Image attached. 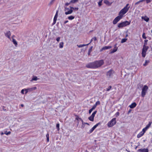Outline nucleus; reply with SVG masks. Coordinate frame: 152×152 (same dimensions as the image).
<instances>
[{
	"label": "nucleus",
	"instance_id": "10",
	"mask_svg": "<svg viewBox=\"0 0 152 152\" xmlns=\"http://www.w3.org/2000/svg\"><path fill=\"white\" fill-rule=\"evenodd\" d=\"M77 120V121H78L79 119H80V120L82 121V124H87L88 125H89V124L88 123H85L83 121V120L81 118L79 117L78 116H76V117L75 118Z\"/></svg>",
	"mask_w": 152,
	"mask_h": 152
},
{
	"label": "nucleus",
	"instance_id": "14",
	"mask_svg": "<svg viewBox=\"0 0 152 152\" xmlns=\"http://www.w3.org/2000/svg\"><path fill=\"white\" fill-rule=\"evenodd\" d=\"M136 103L135 102H134L132 103L129 106V107L130 108L133 109L136 106Z\"/></svg>",
	"mask_w": 152,
	"mask_h": 152
},
{
	"label": "nucleus",
	"instance_id": "6",
	"mask_svg": "<svg viewBox=\"0 0 152 152\" xmlns=\"http://www.w3.org/2000/svg\"><path fill=\"white\" fill-rule=\"evenodd\" d=\"M116 123V118H113L111 121H109L108 123V126L109 127H112Z\"/></svg>",
	"mask_w": 152,
	"mask_h": 152
},
{
	"label": "nucleus",
	"instance_id": "46",
	"mask_svg": "<svg viewBox=\"0 0 152 152\" xmlns=\"http://www.w3.org/2000/svg\"><path fill=\"white\" fill-rule=\"evenodd\" d=\"M10 133H11V132H10V131H9L8 132L7 131H6L5 133V134H6L7 135L10 134Z\"/></svg>",
	"mask_w": 152,
	"mask_h": 152
},
{
	"label": "nucleus",
	"instance_id": "24",
	"mask_svg": "<svg viewBox=\"0 0 152 152\" xmlns=\"http://www.w3.org/2000/svg\"><path fill=\"white\" fill-rule=\"evenodd\" d=\"M95 109V108L93 106L92 108L89 110V114H91L92 111Z\"/></svg>",
	"mask_w": 152,
	"mask_h": 152
},
{
	"label": "nucleus",
	"instance_id": "19",
	"mask_svg": "<svg viewBox=\"0 0 152 152\" xmlns=\"http://www.w3.org/2000/svg\"><path fill=\"white\" fill-rule=\"evenodd\" d=\"M144 134V133L142 132H141L140 133H139L137 135V137L139 138L143 136Z\"/></svg>",
	"mask_w": 152,
	"mask_h": 152
},
{
	"label": "nucleus",
	"instance_id": "42",
	"mask_svg": "<svg viewBox=\"0 0 152 152\" xmlns=\"http://www.w3.org/2000/svg\"><path fill=\"white\" fill-rule=\"evenodd\" d=\"M142 37L144 39H146V37L145 36V33H143Z\"/></svg>",
	"mask_w": 152,
	"mask_h": 152
},
{
	"label": "nucleus",
	"instance_id": "28",
	"mask_svg": "<svg viewBox=\"0 0 152 152\" xmlns=\"http://www.w3.org/2000/svg\"><path fill=\"white\" fill-rule=\"evenodd\" d=\"M92 48L93 46H91L89 49L88 52V55H90V53L92 50Z\"/></svg>",
	"mask_w": 152,
	"mask_h": 152
},
{
	"label": "nucleus",
	"instance_id": "29",
	"mask_svg": "<svg viewBox=\"0 0 152 152\" xmlns=\"http://www.w3.org/2000/svg\"><path fill=\"white\" fill-rule=\"evenodd\" d=\"M46 137L47 138V142H48L49 141V134L48 133H47L46 135Z\"/></svg>",
	"mask_w": 152,
	"mask_h": 152
},
{
	"label": "nucleus",
	"instance_id": "41",
	"mask_svg": "<svg viewBox=\"0 0 152 152\" xmlns=\"http://www.w3.org/2000/svg\"><path fill=\"white\" fill-rule=\"evenodd\" d=\"M129 5V4H126V6L124 7V8H126V9H127V10H128L129 8V7H128V6Z\"/></svg>",
	"mask_w": 152,
	"mask_h": 152
},
{
	"label": "nucleus",
	"instance_id": "16",
	"mask_svg": "<svg viewBox=\"0 0 152 152\" xmlns=\"http://www.w3.org/2000/svg\"><path fill=\"white\" fill-rule=\"evenodd\" d=\"M36 89L37 87H34L31 88H27V90H28V92H30Z\"/></svg>",
	"mask_w": 152,
	"mask_h": 152
},
{
	"label": "nucleus",
	"instance_id": "18",
	"mask_svg": "<svg viewBox=\"0 0 152 152\" xmlns=\"http://www.w3.org/2000/svg\"><path fill=\"white\" fill-rule=\"evenodd\" d=\"M94 116H95L91 115L90 116L88 117V119L90 121H94Z\"/></svg>",
	"mask_w": 152,
	"mask_h": 152
},
{
	"label": "nucleus",
	"instance_id": "56",
	"mask_svg": "<svg viewBox=\"0 0 152 152\" xmlns=\"http://www.w3.org/2000/svg\"><path fill=\"white\" fill-rule=\"evenodd\" d=\"M146 3H147L150 2L151 1V0H146Z\"/></svg>",
	"mask_w": 152,
	"mask_h": 152
},
{
	"label": "nucleus",
	"instance_id": "13",
	"mask_svg": "<svg viewBox=\"0 0 152 152\" xmlns=\"http://www.w3.org/2000/svg\"><path fill=\"white\" fill-rule=\"evenodd\" d=\"M139 152H148V148H143L139 149L138 151Z\"/></svg>",
	"mask_w": 152,
	"mask_h": 152
},
{
	"label": "nucleus",
	"instance_id": "57",
	"mask_svg": "<svg viewBox=\"0 0 152 152\" xmlns=\"http://www.w3.org/2000/svg\"><path fill=\"white\" fill-rule=\"evenodd\" d=\"M89 44H90V43H89L88 44H83V45H82V46H83V47L85 46H86V45H89Z\"/></svg>",
	"mask_w": 152,
	"mask_h": 152
},
{
	"label": "nucleus",
	"instance_id": "33",
	"mask_svg": "<svg viewBox=\"0 0 152 152\" xmlns=\"http://www.w3.org/2000/svg\"><path fill=\"white\" fill-rule=\"evenodd\" d=\"M79 0H71L70 1V3H75L77 2Z\"/></svg>",
	"mask_w": 152,
	"mask_h": 152
},
{
	"label": "nucleus",
	"instance_id": "31",
	"mask_svg": "<svg viewBox=\"0 0 152 152\" xmlns=\"http://www.w3.org/2000/svg\"><path fill=\"white\" fill-rule=\"evenodd\" d=\"M127 40V39H126V38L122 39L121 40V43H122L125 42Z\"/></svg>",
	"mask_w": 152,
	"mask_h": 152
},
{
	"label": "nucleus",
	"instance_id": "32",
	"mask_svg": "<svg viewBox=\"0 0 152 152\" xmlns=\"http://www.w3.org/2000/svg\"><path fill=\"white\" fill-rule=\"evenodd\" d=\"M101 124L100 122L96 124L95 125H94L93 127H94V129H96L98 126L100 124Z\"/></svg>",
	"mask_w": 152,
	"mask_h": 152
},
{
	"label": "nucleus",
	"instance_id": "44",
	"mask_svg": "<svg viewBox=\"0 0 152 152\" xmlns=\"http://www.w3.org/2000/svg\"><path fill=\"white\" fill-rule=\"evenodd\" d=\"M102 0H101L98 2V5L99 6H100L102 5Z\"/></svg>",
	"mask_w": 152,
	"mask_h": 152
},
{
	"label": "nucleus",
	"instance_id": "36",
	"mask_svg": "<svg viewBox=\"0 0 152 152\" xmlns=\"http://www.w3.org/2000/svg\"><path fill=\"white\" fill-rule=\"evenodd\" d=\"M148 41V40L147 39H145L144 40V44L143 46L144 47H145V46H146L147 45V42Z\"/></svg>",
	"mask_w": 152,
	"mask_h": 152
},
{
	"label": "nucleus",
	"instance_id": "60",
	"mask_svg": "<svg viewBox=\"0 0 152 152\" xmlns=\"http://www.w3.org/2000/svg\"><path fill=\"white\" fill-rule=\"evenodd\" d=\"M140 2H139V1H138V2H136L135 4V5H137V4H139V3H140Z\"/></svg>",
	"mask_w": 152,
	"mask_h": 152
},
{
	"label": "nucleus",
	"instance_id": "48",
	"mask_svg": "<svg viewBox=\"0 0 152 152\" xmlns=\"http://www.w3.org/2000/svg\"><path fill=\"white\" fill-rule=\"evenodd\" d=\"M70 3V2L69 3H66L65 4V6L64 7H65V6H68L69 5L70 3Z\"/></svg>",
	"mask_w": 152,
	"mask_h": 152
},
{
	"label": "nucleus",
	"instance_id": "58",
	"mask_svg": "<svg viewBox=\"0 0 152 152\" xmlns=\"http://www.w3.org/2000/svg\"><path fill=\"white\" fill-rule=\"evenodd\" d=\"M84 125V124H82V125L81 126V128H83L85 127V125Z\"/></svg>",
	"mask_w": 152,
	"mask_h": 152
},
{
	"label": "nucleus",
	"instance_id": "2",
	"mask_svg": "<svg viewBox=\"0 0 152 152\" xmlns=\"http://www.w3.org/2000/svg\"><path fill=\"white\" fill-rule=\"evenodd\" d=\"M130 23V22L126 20L119 23L118 25V27L119 28H122L129 25Z\"/></svg>",
	"mask_w": 152,
	"mask_h": 152
},
{
	"label": "nucleus",
	"instance_id": "45",
	"mask_svg": "<svg viewBox=\"0 0 152 152\" xmlns=\"http://www.w3.org/2000/svg\"><path fill=\"white\" fill-rule=\"evenodd\" d=\"M58 10H57L56 11V14L55 15V16H54L55 17H56L57 18L58 15Z\"/></svg>",
	"mask_w": 152,
	"mask_h": 152
},
{
	"label": "nucleus",
	"instance_id": "53",
	"mask_svg": "<svg viewBox=\"0 0 152 152\" xmlns=\"http://www.w3.org/2000/svg\"><path fill=\"white\" fill-rule=\"evenodd\" d=\"M77 46L79 48H81L83 47L82 45H77Z\"/></svg>",
	"mask_w": 152,
	"mask_h": 152
},
{
	"label": "nucleus",
	"instance_id": "9",
	"mask_svg": "<svg viewBox=\"0 0 152 152\" xmlns=\"http://www.w3.org/2000/svg\"><path fill=\"white\" fill-rule=\"evenodd\" d=\"M122 18V16L119 15L116 17L113 21V23L114 24H116Z\"/></svg>",
	"mask_w": 152,
	"mask_h": 152
},
{
	"label": "nucleus",
	"instance_id": "52",
	"mask_svg": "<svg viewBox=\"0 0 152 152\" xmlns=\"http://www.w3.org/2000/svg\"><path fill=\"white\" fill-rule=\"evenodd\" d=\"M116 117H117L118 116H119V112H117L115 115Z\"/></svg>",
	"mask_w": 152,
	"mask_h": 152
},
{
	"label": "nucleus",
	"instance_id": "1",
	"mask_svg": "<svg viewBox=\"0 0 152 152\" xmlns=\"http://www.w3.org/2000/svg\"><path fill=\"white\" fill-rule=\"evenodd\" d=\"M104 64V60L96 61L87 64L86 66L89 68L96 69L101 67Z\"/></svg>",
	"mask_w": 152,
	"mask_h": 152
},
{
	"label": "nucleus",
	"instance_id": "21",
	"mask_svg": "<svg viewBox=\"0 0 152 152\" xmlns=\"http://www.w3.org/2000/svg\"><path fill=\"white\" fill-rule=\"evenodd\" d=\"M100 104V102H99V101H97L96 103L94 104V105H93V106L95 108H96V106L97 105H99Z\"/></svg>",
	"mask_w": 152,
	"mask_h": 152
},
{
	"label": "nucleus",
	"instance_id": "39",
	"mask_svg": "<svg viewBox=\"0 0 152 152\" xmlns=\"http://www.w3.org/2000/svg\"><path fill=\"white\" fill-rule=\"evenodd\" d=\"M70 9L68 8L64 7V11L67 12L69 11Z\"/></svg>",
	"mask_w": 152,
	"mask_h": 152
},
{
	"label": "nucleus",
	"instance_id": "51",
	"mask_svg": "<svg viewBox=\"0 0 152 152\" xmlns=\"http://www.w3.org/2000/svg\"><path fill=\"white\" fill-rule=\"evenodd\" d=\"M24 91H25V94H26L28 92L27 89H24Z\"/></svg>",
	"mask_w": 152,
	"mask_h": 152
},
{
	"label": "nucleus",
	"instance_id": "15",
	"mask_svg": "<svg viewBox=\"0 0 152 152\" xmlns=\"http://www.w3.org/2000/svg\"><path fill=\"white\" fill-rule=\"evenodd\" d=\"M118 47H115L114 48L113 50H111L110 53L111 54L114 53L116 51L118 50Z\"/></svg>",
	"mask_w": 152,
	"mask_h": 152
},
{
	"label": "nucleus",
	"instance_id": "63",
	"mask_svg": "<svg viewBox=\"0 0 152 152\" xmlns=\"http://www.w3.org/2000/svg\"><path fill=\"white\" fill-rule=\"evenodd\" d=\"M21 106L22 107H23L24 106V105L23 104H21Z\"/></svg>",
	"mask_w": 152,
	"mask_h": 152
},
{
	"label": "nucleus",
	"instance_id": "5",
	"mask_svg": "<svg viewBox=\"0 0 152 152\" xmlns=\"http://www.w3.org/2000/svg\"><path fill=\"white\" fill-rule=\"evenodd\" d=\"M69 7L70 8V10L66 12L65 13L66 15L71 14L73 10H78V7H73L71 6Z\"/></svg>",
	"mask_w": 152,
	"mask_h": 152
},
{
	"label": "nucleus",
	"instance_id": "43",
	"mask_svg": "<svg viewBox=\"0 0 152 152\" xmlns=\"http://www.w3.org/2000/svg\"><path fill=\"white\" fill-rule=\"evenodd\" d=\"M54 1L51 0V1L50 2V3L48 5L50 6L51 5L53 4Z\"/></svg>",
	"mask_w": 152,
	"mask_h": 152
},
{
	"label": "nucleus",
	"instance_id": "3",
	"mask_svg": "<svg viewBox=\"0 0 152 152\" xmlns=\"http://www.w3.org/2000/svg\"><path fill=\"white\" fill-rule=\"evenodd\" d=\"M148 88V87L147 85H145L142 88L141 94L142 97H143L145 96Z\"/></svg>",
	"mask_w": 152,
	"mask_h": 152
},
{
	"label": "nucleus",
	"instance_id": "23",
	"mask_svg": "<svg viewBox=\"0 0 152 152\" xmlns=\"http://www.w3.org/2000/svg\"><path fill=\"white\" fill-rule=\"evenodd\" d=\"M38 79L37 77V76H34L32 79L31 80V81H32L33 80L36 81Z\"/></svg>",
	"mask_w": 152,
	"mask_h": 152
},
{
	"label": "nucleus",
	"instance_id": "37",
	"mask_svg": "<svg viewBox=\"0 0 152 152\" xmlns=\"http://www.w3.org/2000/svg\"><path fill=\"white\" fill-rule=\"evenodd\" d=\"M148 129V128L145 127V128L143 129L142 132L144 133V134L145 132Z\"/></svg>",
	"mask_w": 152,
	"mask_h": 152
},
{
	"label": "nucleus",
	"instance_id": "4",
	"mask_svg": "<svg viewBox=\"0 0 152 152\" xmlns=\"http://www.w3.org/2000/svg\"><path fill=\"white\" fill-rule=\"evenodd\" d=\"M148 48V46H145V47H144V46H143V48L142 52V57L144 58L145 57L146 52Z\"/></svg>",
	"mask_w": 152,
	"mask_h": 152
},
{
	"label": "nucleus",
	"instance_id": "61",
	"mask_svg": "<svg viewBox=\"0 0 152 152\" xmlns=\"http://www.w3.org/2000/svg\"><path fill=\"white\" fill-rule=\"evenodd\" d=\"M144 0H141L139 1L140 2V3L141 2H142Z\"/></svg>",
	"mask_w": 152,
	"mask_h": 152
},
{
	"label": "nucleus",
	"instance_id": "35",
	"mask_svg": "<svg viewBox=\"0 0 152 152\" xmlns=\"http://www.w3.org/2000/svg\"><path fill=\"white\" fill-rule=\"evenodd\" d=\"M56 127L58 131H59L60 129L59 128V123L57 124L56 125Z\"/></svg>",
	"mask_w": 152,
	"mask_h": 152
},
{
	"label": "nucleus",
	"instance_id": "50",
	"mask_svg": "<svg viewBox=\"0 0 152 152\" xmlns=\"http://www.w3.org/2000/svg\"><path fill=\"white\" fill-rule=\"evenodd\" d=\"M144 20L146 22H148L149 20V18H147L146 19H144Z\"/></svg>",
	"mask_w": 152,
	"mask_h": 152
},
{
	"label": "nucleus",
	"instance_id": "17",
	"mask_svg": "<svg viewBox=\"0 0 152 152\" xmlns=\"http://www.w3.org/2000/svg\"><path fill=\"white\" fill-rule=\"evenodd\" d=\"M104 2L106 4L109 6H110L112 4V3H110V2L107 0H104Z\"/></svg>",
	"mask_w": 152,
	"mask_h": 152
},
{
	"label": "nucleus",
	"instance_id": "12",
	"mask_svg": "<svg viewBox=\"0 0 152 152\" xmlns=\"http://www.w3.org/2000/svg\"><path fill=\"white\" fill-rule=\"evenodd\" d=\"M112 48L111 46H106L104 47H103L102 49L100 50V51L101 52L103 50H107L108 49H110Z\"/></svg>",
	"mask_w": 152,
	"mask_h": 152
},
{
	"label": "nucleus",
	"instance_id": "38",
	"mask_svg": "<svg viewBox=\"0 0 152 152\" xmlns=\"http://www.w3.org/2000/svg\"><path fill=\"white\" fill-rule=\"evenodd\" d=\"M152 122H149V124H148V125L146 126L147 128L148 129L151 126V124Z\"/></svg>",
	"mask_w": 152,
	"mask_h": 152
},
{
	"label": "nucleus",
	"instance_id": "55",
	"mask_svg": "<svg viewBox=\"0 0 152 152\" xmlns=\"http://www.w3.org/2000/svg\"><path fill=\"white\" fill-rule=\"evenodd\" d=\"M93 40L95 41H96L97 40L96 37H94L93 38Z\"/></svg>",
	"mask_w": 152,
	"mask_h": 152
},
{
	"label": "nucleus",
	"instance_id": "62",
	"mask_svg": "<svg viewBox=\"0 0 152 152\" xmlns=\"http://www.w3.org/2000/svg\"><path fill=\"white\" fill-rule=\"evenodd\" d=\"M93 38L91 39V42H90V43H90L91 42H92V41H93Z\"/></svg>",
	"mask_w": 152,
	"mask_h": 152
},
{
	"label": "nucleus",
	"instance_id": "49",
	"mask_svg": "<svg viewBox=\"0 0 152 152\" xmlns=\"http://www.w3.org/2000/svg\"><path fill=\"white\" fill-rule=\"evenodd\" d=\"M60 37H58L57 38L56 40L57 42H58L60 41Z\"/></svg>",
	"mask_w": 152,
	"mask_h": 152
},
{
	"label": "nucleus",
	"instance_id": "22",
	"mask_svg": "<svg viewBox=\"0 0 152 152\" xmlns=\"http://www.w3.org/2000/svg\"><path fill=\"white\" fill-rule=\"evenodd\" d=\"M12 42L16 46L18 45L17 42L16 41V40L15 39H14L13 38H12Z\"/></svg>",
	"mask_w": 152,
	"mask_h": 152
},
{
	"label": "nucleus",
	"instance_id": "30",
	"mask_svg": "<svg viewBox=\"0 0 152 152\" xmlns=\"http://www.w3.org/2000/svg\"><path fill=\"white\" fill-rule=\"evenodd\" d=\"M149 62V61L146 60L145 61V63L144 64H143V65L144 66H146L147 65V64Z\"/></svg>",
	"mask_w": 152,
	"mask_h": 152
},
{
	"label": "nucleus",
	"instance_id": "59",
	"mask_svg": "<svg viewBox=\"0 0 152 152\" xmlns=\"http://www.w3.org/2000/svg\"><path fill=\"white\" fill-rule=\"evenodd\" d=\"M68 22V20H66L64 22V24H65Z\"/></svg>",
	"mask_w": 152,
	"mask_h": 152
},
{
	"label": "nucleus",
	"instance_id": "54",
	"mask_svg": "<svg viewBox=\"0 0 152 152\" xmlns=\"http://www.w3.org/2000/svg\"><path fill=\"white\" fill-rule=\"evenodd\" d=\"M24 89L22 90L21 91V93H22V94H24Z\"/></svg>",
	"mask_w": 152,
	"mask_h": 152
},
{
	"label": "nucleus",
	"instance_id": "20",
	"mask_svg": "<svg viewBox=\"0 0 152 152\" xmlns=\"http://www.w3.org/2000/svg\"><path fill=\"white\" fill-rule=\"evenodd\" d=\"M143 85L141 84H139L137 85V88L138 89L140 90L142 87Z\"/></svg>",
	"mask_w": 152,
	"mask_h": 152
},
{
	"label": "nucleus",
	"instance_id": "34",
	"mask_svg": "<svg viewBox=\"0 0 152 152\" xmlns=\"http://www.w3.org/2000/svg\"><path fill=\"white\" fill-rule=\"evenodd\" d=\"M57 18L55 17H54V19H53V24H54L56 23V21L57 20Z\"/></svg>",
	"mask_w": 152,
	"mask_h": 152
},
{
	"label": "nucleus",
	"instance_id": "25",
	"mask_svg": "<svg viewBox=\"0 0 152 152\" xmlns=\"http://www.w3.org/2000/svg\"><path fill=\"white\" fill-rule=\"evenodd\" d=\"M64 46V43L63 42H61L59 44V47L60 48H63Z\"/></svg>",
	"mask_w": 152,
	"mask_h": 152
},
{
	"label": "nucleus",
	"instance_id": "27",
	"mask_svg": "<svg viewBox=\"0 0 152 152\" xmlns=\"http://www.w3.org/2000/svg\"><path fill=\"white\" fill-rule=\"evenodd\" d=\"M94 129V128L93 127L91 129H90V130L89 131V132H88V133L89 134L91 133Z\"/></svg>",
	"mask_w": 152,
	"mask_h": 152
},
{
	"label": "nucleus",
	"instance_id": "11",
	"mask_svg": "<svg viewBox=\"0 0 152 152\" xmlns=\"http://www.w3.org/2000/svg\"><path fill=\"white\" fill-rule=\"evenodd\" d=\"M5 35L6 37H8L9 39H11L10 37V36L11 35V32L10 31H7L6 33H5Z\"/></svg>",
	"mask_w": 152,
	"mask_h": 152
},
{
	"label": "nucleus",
	"instance_id": "64",
	"mask_svg": "<svg viewBox=\"0 0 152 152\" xmlns=\"http://www.w3.org/2000/svg\"><path fill=\"white\" fill-rule=\"evenodd\" d=\"M131 111V110H129V112H128V113H130V112Z\"/></svg>",
	"mask_w": 152,
	"mask_h": 152
},
{
	"label": "nucleus",
	"instance_id": "7",
	"mask_svg": "<svg viewBox=\"0 0 152 152\" xmlns=\"http://www.w3.org/2000/svg\"><path fill=\"white\" fill-rule=\"evenodd\" d=\"M128 10L126 8H124L119 12L118 15H119L122 16L123 17V15L126 13Z\"/></svg>",
	"mask_w": 152,
	"mask_h": 152
},
{
	"label": "nucleus",
	"instance_id": "47",
	"mask_svg": "<svg viewBox=\"0 0 152 152\" xmlns=\"http://www.w3.org/2000/svg\"><path fill=\"white\" fill-rule=\"evenodd\" d=\"M97 111L96 110L94 111L92 114V115H93L94 116H95V115L96 114V113H97Z\"/></svg>",
	"mask_w": 152,
	"mask_h": 152
},
{
	"label": "nucleus",
	"instance_id": "40",
	"mask_svg": "<svg viewBox=\"0 0 152 152\" xmlns=\"http://www.w3.org/2000/svg\"><path fill=\"white\" fill-rule=\"evenodd\" d=\"M111 88H112L111 86H109V87H108V88H106V90L107 91H109L110 90V89Z\"/></svg>",
	"mask_w": 152,
	"mask_h": 152
},
{
	"label": "nucleus",
	"instance_id": "8",
	"mask_svg": "<svg viewBox=\"0 0 152 152\" xmlns=\"http://www.w3.org/2000/svg\"><path fill=\"white\" fill-rule=\"evenodd\" d=\"M114 72L112 70H110L107 73V76L108 78H110L113 77Z\"/></svg>",
	"mask_w": 152,
	"mask_h": 152
},
{
	"label": "nucleus",
	"instance_id": "26",
	"mask_svg": "<svg viewBox=\"0 0 152 152\" xmlns=\"http://www.w3.org/2000/svg\"><path fill=\"white\" fill-rule=\"evenodd\" d=\"M75 18V16L71 15L68 17V19L69 20H72Z\"/></svg>",
	"mask_w": 152,
	"mask_h": 152
}]
</instances>
